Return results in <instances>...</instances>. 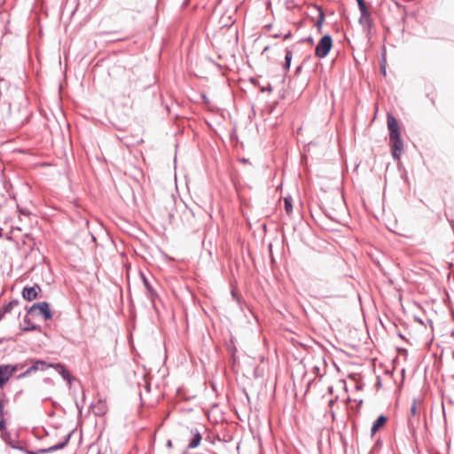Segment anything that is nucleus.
<instances>
[{
  "instance_id": "f257e3e1",
  "label": "nucleus",
  "mask_w": 454,
  "mask_h": 454,
  "mask_svg": "<svg viewBox=\"0 0 454 454\" xmlns=\"http://www.w3.org/2000/svg\"><path fill=\"white\" fill-rule=\"evenodd\" d=\"M389 142L393 159L398 160L403 151V141L401 137L400 128L389 131Z\"/></svg>"
},
{
  "instance_id": "f03ea898",
  "label": "nucleus",
  "mask_w": 454,
  "mask_h": 454,
  "mask_svg": "<svg viewBox=\"0 0 454 454\" xmlns=\"http://www.w3.org/2000/svg\"><path fill=\"white\" fill-rule=\"evenodd\" d=\"M27 314L32 316H41L44 320H50L53 317V312L50 309L47 301L34 303L28 309Z\"/></svg>"
},
{
  "instance_id": "7ed1b4c3",
  "label": "nucleus",
  "mask_w": 454,
  "mask_h": 454,
  "mask_svg": "<svg viewBox=\"0 0 454 454\" xmlns=\"http://www.w3.org/2000/svg\"><path fill=\"white\" fill-rule=\"evenodd\" d=\"M333 47V38L330 35H323L315 49V55L319 59L325 58Z\"/></svg>"
},
{
  "instance_id": "20e7f679",
  "label": "nucleus",
  "mask_w": 454,
  "mask_h": 454,
  "mask_svg": "<svg viewBox=\"0 0 454 454\" xmlns=\"http://www.w3.org/2000/svg\"><path fill=\"white\" fill-rule=\"evenodd\" d=\"M417 415V399H413L412 405L410 409V416L407 420V426L409 428V431L411 433H414L419 423V418H416Z\"/></svg>"
},
{
  "instance_id": "39448f33",
  "label": "nucleus",
  "mask_w": 454,
  "mask_h": 454,
  "mask_svg": "<svg viewBox=\"0 0 454 454\" xmlns=\"http://www.w3.org/2000/svg\"><path fill=\"white\" fill-rule=\"evenodd\" d=\"M1 432L2 439L8 446L15 450H24V447L19 444L18 434H16L15 438H13L12 436V434L9 431H7L6 428L4 429V431Z\"/></svg>"
},
{
  "instance_id": "423d86ee",
  "label": "nucleus",
  "mask_w": 454,
  "mask_h": 454,
  "mask_svg": "<svg viewBox=\"0 0 454 454\" xmlns=\"http://www.w3.org/2000/svg\"><path fill=\"white\" fill-rule=\"evenodd\" d=\"M41 292V287L39 285L35 284L33 286H25L22 290V297L31 301L35 300L38 296V294Z\"/></svg>"
},
{
  "instance_id": "0eeeda50",
  "label": "nucleus",
  "mask_w": 454,
  "mask_h": 454,
  "mask_svg": "<svg viewBox=\"0 0 454 454\" xmlns=\"http://www.w3.org/2000/svg\"><path fill=\"white\" fill-rule=\"evenodd\" d=\"M72 434H73V431L70 432L68 434H67L62 442H60L58 444H55L53 446H51L49 448L39 449V452L46 454V453H51V452L64 449L68 444Z\"/></svg>"
},
{
  "instance_id": "6e6552de",
  "label": "nucleus",
  "mask_w": 454,
  "mask_h": 454,
  "mask_svg": "<svg viewBox=\"0 0 454 454\" xmlns=\"http://www.w3.org/2000/svg\"><path fill=\"white\" fill-rule=\"evenodd\" d=\"M30 362L31 365L28 368L31 373H34L37 371L43 372L48 368L53 366V364L47 363L46 361L41 359H31Z\"/></svg>"
},
{
  "instance_id": "1a4fd4ad",
  "label": "nucleus",
  "mask_w": 454,
  "mask_h": 454,
  "mask_svg": "<svg viewBox=\"0 0 454 454\" xmlns=\"http://www.w3.org/2000/svg\"><path fill=\"white\" fill-rule=\"evenodd\" d=\"M52 367L61 375L63 380H66L69 386L72 384L74 378L64 364L60 363L53 364Z\"/></svg>"
},
{
  "instance_id": "9d476101",
  "label": "nucleus",
  "mask_w": 454,
  "mask_h": 454,
  "mask_svg": "<svg viewBox=\"0 0 454 454\" xmlns=\"http://www.w3.org/2000/svg\"><path fill=\"white\" fill-rule=\"evenodd\" d=\"M12 372L7 364H0V387H4V386L8 382L10 378L12 376Z\"/></svg>"
},
{
  "instance_id": "9b49d317",
  "label": "nucleus",
  "mask_w": 454,
  "mask_h": 454,
  "mask_svg": "<svg viewBox=\"0 0 454 454\" xmlns=\"http://www.w3.org/2000/svg\"><path fill=\"white\" fill-rule=\"evenodd\" d=\"M191 434H192V437L189 441L187 449H195L200 444L202 436L197 428L191 429Z\"/></svg>"
},
{
  "instance_id": "f8f14e48",
  "label": "nucleus",
  "mask_w": 454,
  "mask_h": 454,
  "mask_svg": "<svg viewBox=\"0 0 454 454\" xmlns=\"http://www.w3.org/2000/svg\"><path fill=\"white\" fill-rule=\"evenodd\" d=\"M387 418L385 415H380L372 424L371 435L373 436L387 423Z\"/></svg>"
},
{
  "instance_id": "ddd939ff",
  "label": "nucleus",
  "mask_w": 454,
  "mask_h": 454,
  "mask_svg": "<svg viewBox=\"0 0 454 454\" xmlns=\"http://www.w3.org/2000/svg\"><path fill=\"white\" fill-rule=\"evenodd\" d=\"M142 278H143V282H144V285L148 292V294L150 296L151 299H153V297L157 296V294L155 292V290L153 288L152 285L150 284L149 280L146 278V277L144 275V274H141Z\"/></svg>"
},
{
  "instance_id": "4468645a",
  "label": "nucleus",
  "mask_w": 454,
  "mask_h": 454,
  "mask_svg": "<svg viewBox=\"0 0 454 454\" xmlns=\"http://www.w3.org/2000/svg\"><path fill=\"white\" fill-rule=\"evenodd\" d=\"M24 323L26 324V326H24L22 328L23 332H31V331H35V330L39 329V326L37 325L31 323V321L28 317V315L25 316Z\"/></svg>"
},
{
  "instance_id": "2eb2a0df",
  "label": "nucleus",
  "mask_w": 454,
  "mask_h": 454,
  "mask_svg": "<svg viewBox=\"0 0 454 454\" xmlns=\"http://www.w3.org/2000/svg\"><path fill=\"white\" fill-rule=\"evenodd\" d=\"M106 411V407L105 403L99 401L97 405L94 407V413L97 416L104 415Z\"/></svg>"
},
{
  "instance_id": "dca6fc26",
  "label": "nucleus",
  "mask_w": 454,
  "mask_h": 454,
  "mask_svg": "<svg viewBox=\"0 0 454 454\" xmlns=\"http://www.w3.org/2000/svg\"><path fill=\"white\" fill-rule=\"evenodd\" d=\"M387 128H388L389 131L394 129H398L399 128V125H398V122H397L396 119L393 115H391V114H387Z\"/></svg>"
},
{
  "instance_id": "f3484780",
  "label": "nucleus",
  "mask_w": 454,
  "mask_h": 454,
  "mask_svg": "<svg viewBox=\"0 0 454 454\" xmlns=\"http://www.w3.org/2000/svg\"><path fill=\"white\" fill-rule=\"evenodd\" d=\"M19 304V301L18 300H12L11 301H9L7 304L4 305L1 309L3 310L4 313L7 314V313H10L12 309L17 306Z\"/></svg>"
},
{
  "instance_id": "a211bd4d",
  "label": "nucleus",
  "mask_w": 454,
  "mask_h": 454,
  "mask_svg": "<svg viewBox=\"0 0 454 454\" xmlns=\"http://www.w3.org/2000/svg\"><path fill=\"white\" fill-rule=\"evenodd\" d=\"M324 21H325V12L322 10V8L318 7V19H317V22L315 23V26L317 27V28L318 29L319 32L321 31V27H322Z\"/></svg>"
},
{
  "instance_id": "6ab92c4d",
  "label": "nucleus",
  "mask_w": 454,
  "mask_h": 454,
  "mask_svg": "<svg viewBox=\"0 0 454 454\" xmlns=\"http://www.w3.org/2000/svg\"><path fill=\"white\" fill-rule=\"evenodd\" d=\"M285 210L287 215H290L293 212V199L292 197H285L284 198Z\"/></svg>"
},
{
  "instance_id": "aec40b11",
  "label": "nucleus",
  "mask_w": 454,
  "mask_h": 454,
  "mask_svg": "<svg viewBox=\"0 0 454 454\" xmlns=\"http://www.w3.org/2000/svg\"><path fill=\"white\" fill-rule=\"evenodd\" d=\"M359 22L361 24H363V25L365 24L368 27L372 26V20L371 14H370L369 11H367V15L366 16H363V13H361V17L359 19Z\"/></svg>"
},
{
  "instance_id": "412c9836",
  "label": "nucleus",
  "mask_w": 454,
  "mask_h": 454,
  "mask_svg": "<svg viewBox=\"0 0 454 454\" xmlns=\"http://www.w3.org/2000/svg\"><path fill=\"white\" fill-rule=\"evenodd\" d=\"M10 368L12 374L16 373L18 371L22 370L26 367L27 363H18L15 364H7Z\"/></svg>"
},
{
  "instance_id": "4be33fe9",
  "label": "nucleus",
  "mask_w": 454,
  "mask_h": 454,
  "mask_svg": "<svg viewBox=\"0 0 454 454\" xmlns=\"http://www.w3.org/2000/svg\"><path fill=\"white\" fill-rule=\"evenodd\" d=\"M360 12L363 13V16L367 15L368 8L365 4V2L364 0H356Z\"/></svg>"
},
{
  "instance_id": "5701e85b",
  "label": "nucleus",
  "mask_w": 454,
  "mask_h": 454,
  "mask_svg": "<svg viewBox=\"0 0 454 454\" xmlns=\"http://www.w3.org/2000/svg\"><path fill=\"white\" fill-rule=\"evenodd\" d=\"M386 63H387V60H386V52L384 51L381 55V59H380V73L383 74V75H386Z\"/></svg>"
},
{
  "instance_id": "b1692460",
  "label": "nucleus",
  "mask_w": 454,
  "mask_h": 454,
  "mask_svg": "<svg viewBox=\"0 0 454 454\" xmlns=\"http://www.w3.org/2000/svg\"><path fill=\"white\" fill-rule=\"evenodd\" d=\"M31 374H32V373H31V372H30L29 368L27 367L24 372H22L21 373L18 374V375L16 376V379H17V380H20V379H23V378H25V377H27V376H29V375H31Z\"/></svg>"
},
{
  "instance_id": "393cba45",
  "label": "nucleus",
  "mask_w": 454,
  "mask_h": 454,
  "mask_svg": "<svg viewBox=\"0 0 454 454\" xmlns=\"http://www.w3.org/2000/svg\"><path fill=\"white\" fill-rule=\"evenodd\" d=\"M293 58V52L291 50L286 49V55H285V62L291 63Z\"/></svg>"
},
{
  "instance_id": "a878e982",
  "label": "nucleus",
  "mask_w": 454,
  "mask_h": 454,
  "mask_svg": "<svg viewBox=\"0 0 454 454\" xmlns=\"http://www.w3.org/2000/svg\"><path fill=\"white\" fill-rule=\"evenodd\" d=\"M6 428V421L4 417V412L0 413V431H4Z\"/></svg>"
},
{
  "instance_id": "bb28decb",
  "label": "nucleus",
  "mask_w": 454,
  "mask_h": 454,
  "mask_svg": "<svg viewBox=\"0 0 454 454\" xmlns=\"http://www.w3.org/2000/svg\"><path fill=\"white\" fill-rule=\"evenodd\" d=\"M26 454H43L42 452H39V449L36 450H28L26 448H24L23 450Z\"/></svg>"
},
{
  "instance_id": "cd10ccee",
  "label": "nucleus",
  "mask_w": 454,
  "mask_h": 454,
  "mask_svg": "<svg viewBox=\"0 0 454 454\" xmlns=\"http://www.w3.org/2000/svg\"><path fill=\"white\" fill-rule=\"evenodd\" d=\"M301 42H308L309 43H313L314 41H313V38L311 36H309V37H307L305 39H302Z\"/></svg>"
},
{
  "instance_id": "c85d7f7f",
  "label": "nucleus",
  "mask_w": 454,
  "mask_h": 454,
  "mask_svg": "<svg viewBox=\"0 0 454 454\" xmlns=\"http://www.w3.org/2000/svg\"><path fill=\"white\" fill-rule=\"evenodd\" d=\"M292 37V33L291 31L287 32L285 35H284V40H288Z\"/></svg>"
},
{
  "instance_id": "c756f323",
  "label": "nucleus",
  "mask_w": 454,
  "mask_h": 454,
  "mask_svg": "<svg viewBox=\"0 0 454 454\" xmlns=\"http://www.w3.org/2000/svg\"><path fill=\"white\" fill-rule=\"evenodd\" d=\"M4 401L0 399V413L4 412Z\"/></svg>"
},
{
  "instance_id": "7c9ffc66",
  "label": "nucleus",
  "mask_w": 454,
  "mask_h": 454,
  "mask_svg": "<svg viewBox=\"0 0 454 454\" xmlns=\"http://www.w3.org/2000/svg\"><path fill=\"white\" fill-rule=\"evenodd\" d=\"M290 65H291V63H286V62H285V63H284V66H283L284 69H286V71H288V70H289V68H290Z\"/></svg>"
},
{
  "instance_id": "2f4dec72",
  "label": "nucleus",
  "mask_w": 454,
  "mask_h": 454,
  "mask_svg": "<svg viewBox=\"0 0 454 454\" xmlns=\"http://www.w3.org/2000/svg\"><path fill=\"white\" fill-rule=\"evenodd\" d=\"M313 371L316 374H319V368L317 366H314Z\"/></svg>"
},
{
  "instance_id": "473e14b6",
  "label": "nucleus",
  "mask_w": 454,
  "mask_h": 454,
  "mask_svg": "<svg viewBox=\"0 0 454 454\" xmlns=\"http://www.w3.org/2000/svg\"><path fill=\"white\" fill-rule=\"evenodd\" d=\"M20 212L22 214V215H28L29 213L25 210V209H20Z\"/></svg>"
},
{
  "instance_id": "72a5a7b5",
  "label": "nucleus",
  "mask_w": 454,
  "mask_h": 454,
  "mask_svg": "<svg viewBox=\"0 0 454 454\" xmlns=\"http://www.w3.org/2000/svg\"><path fill=\"white\" fill-rule=\"evenodd\" d=\"M76 407H77V409L79 410V411L81 412L82 408L80 407V405H79L78 402H76Z\"/></svg>"
},
{
  "instance_id": "f704fd0d",
  "label": "nucleus",
  "mask_w": 454,
  "mask_h": 454,
  "mask_svg": "<svg viewBox=\"0 0 454 454\" xmlns=\"http://www.w3.org/2000/svg\"><path fill=\"white\" fill-rule=\"evenodd\" d=\"M167 445H168V447H171V446H172V442H171L170 440H168V442H167Z\"/></svg>"
},
{
  "instance_id": "c9c22d12",
  "label": "nucleus",
  "mask_w": 454,
  "mask_h": 454,
  "mask_svg": "<svg viewBox=\"0 0 454 454\" xmlns=\"http://www.w3.org/2000/svg\"><path fill=\"white\" fill-rule=\"evenodd\" d=\"M301 70V66H299V67L296 68V73H299Z\"/></svg>"
},
{
  "instance_id": "e433bc0d",
  "label": "nucleus",
  "mask_w": 454,
  "mask_h": 454,
  "mask_svg": "<svg viewBox=\"0 0 454 454\" xmlns=\"http://www.w3.org/2000/svg\"><path fill=\"white\" fill-rule=\"evenodd\" d=\"M431 101H432V104H433V105H434V104H435V101H434V98H432V100H431Z\"/></svg>"
},
{
  "instance_id": "4c0bfd02",
  "label": "nucleus",
  "mask_w": 454,
  "mask_h": 454,
  "mask_svg": "<svg viewBox=\"0 0 454 454\" xmlns=\"http://www.w3.org/2000/svg\"><path fill=\"white\" fill-rule=\"evenodd\" d=\"M279 36H280V35H274V37H276V38H278V37H279Z\"/></svg>"
},
{
  "instance_id": "58836bf2",
  "label": "nucleus",
  "mask_w": 454,
  "mask_h": 454,
  "mask_svg": "<svg viewBox=\"0 0 454 454\" xmlns=\"http://www.w3.org/2000/svg\"><path fill=\"white\" fill-rule=\"evenodd\" d=\"M451 223H452V228L454 229V223L452 222Z\"/></svg>"
},
{
  "instance_id": "ea45409f",
  "label": "nucleus",
  "mask_w": 454,
  "mask_h": 454,
  "mask_svg": "<svg viewBox=\"0 0 454 454\" xmlns=\"http://www.w3.org/2000/svg\"><path fill=\"white\" fill-rule=\"evenodd\" d=\"M98 454H101V453H98Z\"/></svg>"
}]
</instances>
